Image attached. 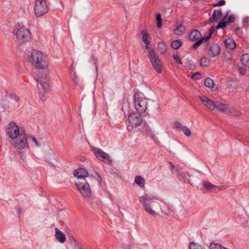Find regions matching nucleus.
<instances>
[{
    "mask_svg": "<svg viewBox=\"0 0 249 249\" xmlns=\"http://www.w3.org/2000/svg\"><path fill=\"white\" fill-rule=\"evenodd\" d=\"M185 27L182 24H180L176 26L174 32V34L178 36H181L183 32L185 31Z\"/></svg>",
    "mask_w": 249,
    "mask_h": 249,
    "instance_id": "27",
    "label": "nucleus"
},
{
    "mask_svg": "<svg viewBox=\"0 0 249 249\" xmlns=\"http://www.w3.org/2000/svg\"><path fill=\"white\" fill-rule=\"evenodd\" d=\"M189 249H203L202 247L198 244L192 242L189 245Z\"/></svg>",
    "mask_w": 249,
    "mask_h": 249,
    "instance_id": "35",
    "label": "nucleus"
},
{
    "mask_svg": "<svg viewBox=\"0 0 249 249\" xmlns=\"http://www.w3.org/2000/svg\"><path fill=\"white\" fill-rule=\"evenodd\" d=\"M141 34L142 35V40L145 44V49L148 52L151 51H153V49L149 47L150 44V41L148 40L149 35L145 30H142L141 31Z\"/></svg>",
    "mask_w": 249,
    "mask_h": 249,
    "instance_id": "18",
    "label": "nucleus"
},
{
    "mask_svg": "<svg viewBox=\"0 0 249 249\" xmlns=\"http://www.w3.org/2000/svg\"><path fill=\"white\" fill-rule=\"evenodd\" d=\"M148 57L154 70L158 73H161L162 71V64L155 51L154 50L149 51Z\"/></svg>",
    "mask_w": 249,
    "mask_h": 249,
    "instance_id": "6",
    "label": "nucleus"
},
{
    "mask_svg": "<svg viewBox=\"0 0 249 249\" xmlns=\"http://www.w3.org/2000/svg\"><path fill=\"white\" fill-rule=\"evenodd\" d=\"M149 105L147 104V99L144 97V95L141 93H136L134 95L135 107L139 113H143L146 109L152 110L158 108V105L154 101L148 100Z\"/></svg>",
    "mask_w": 249,
    "mask_h": 249,
    "instance_id": "2",
    "label": "nucleus"
},
{
    "mask_svg": "<svg viewBox=\"0 0 249 249\" xmlns=\"http://www.w3.org/2000/svg\"><path fill=\"white\" fill-rule=\"evenodd\" d=\"M214 30H215L214 27L212 26L210 28V29L209 30V35L206 37H203L204 38V39H205V41L209 40L211 37L212 35L214 32Z\"/></svg>",
    "mask_w": 249,
    "mask_h": 249,
    "instance_id": "39",
    "label": "nucleus"
},
{
    "mask_svg": "<svg viewBox=\"0 0 249 249\" xmlns=\"http://www.w3.org/2000/svg\"><path fill=\"white\" fill-rule=\"evenodd\" d=\"M204 85L206 87L213 89L214 87V83L212 79L210 77H207L204 80Z\"/></svg>",
    "mask_w": 249,
    "mask_h": 249,
    "instance_id": "30",
    "label": "nucleus"
},
{
    "mask_svg": "<svg viewBox=\"0 0 249 249\" xmlns=\"http://www.w3.org/2000/svg\"><path fill=\"white\" fill-rule=\"evenodd\" d=\"M204 41H205L204 38L203 37H201V38L196 41V42L193 45L192 48L194 49H197Z\"/></svg>",
    "mask_w": 249,
    "mask_h": 249,
    "instance_id": "34",
    "label": "nucleus"
},
{
    "mask_svg": "<svg viewBox=\"0 0 249 249\" xmlns=\"http://www.w3.org/2000/svg\"><path fill=\"white\" fill-rule=\"evenodd\" d=\"M202 184L205 190L209 192L217 193L226 188L224 185L218 186L208 181H204L202 183Z\"/></svg>",
    "mask_w": 249,
    "mask_h": 249,
    "instance_id": "13",
    "label": "nucleus"
},
{
    "mask_svg": "<svg viewBox=\"0 0 249 249\" xmlns=\"http://www.w3.org/2000/svg\"><path fill=\"white\" fill-rule=\"evenodd\" d=\"M239 70L240 71V72L242 73L243 75L245 73V71H244V70H243V71H241V69L240 68H239Z\"/></svg>",
    "mask_w": 249,
    "mask_h": 249,
    "instance_id": "49",
    "label": "nucleus"
},
{
    "mask_svg": "<svg viewBox=\"0 0 249 249\" xmlns=\"http://www.w3.org/2000/svg\"><path fill=\"white\" fill-rule=\"evenodd\" d=\"M224 55L225 57V58L227 60H230L231 59V54L229 52H225L224 53Z\"/></svg>",
    "mask_w": 249,
    "mask_h": 249,
    "instance_id": "45",
    "label": "nucleus"
},
{
    "mask_svg": "<svg viewBox=\"0 0 249 249\" xmlns=\"http://www.w3.org/2000/svg\"><path fill=\"white\" fill-rule=\"evenodd\" d=\"M173 57L178 64L181 65H182V63L177 53H174L173 55Z\"/></svg>",
    "mask_w": 249,
    "mask_h": 249,
    "instance_id": "41",
    "label": "nucleus"
},
{
    "mask_svg": "<svg viewBox=\"0 0 249 249\" xmlns=\"http://www.w3.org/2000/svg\"><path fill=\"white\" fill-rule=\"evenodd\" d=\"M13 144L18 149H23L27 146V141H13Z\"/></svg>",
    "mask_w": 249,
    "mask_h": 249,
    "instance_id": "25",
    "label": "nucleus"
},
{
    "mask_svg": "<svg viewBox=\"0 0 249 249\" xmlns=\"http://www.w3.org/2000/svg\"><path fill=\"white\" fill-rule=\"evenodd\" d=\"M235 21V18L233 15H231L228 18V23H232Z\"/></svg>",
    "mask_w": 249,
    "mask_h": 249,
    "instance_id": "46",
    "label": "nucleus"
},
{
    "mask_svg": "<svg viewBox=\"0 0 249 249\" xmlns=\"http://www.w3.org/2000/svg\"><path fill=\"white\" fill-rule=\"evenodd\" d=\"M6 134L11 139L36 140L35 136L26 133L24 128L19 127L14 122H10L6 126Z\"/></svg>",
    "mask_w": 249,
    "mask_h": 249,
    "instance_id": "1",
    "label": "nucleus"
},
{
    "mask_svg": "<svg viewBox=\"0 0 249 249\" xmlns=\"http://www.w3.org/2000/svg\"><path fill=\"white\" fill-rule=\"evenodd\" d=\"M201 34L198 30H194L192 31L188 36L189 40L191 41H196L201 38Z\"/></svg>",
    "mask_w": 249,
    "mask_h": 249,
    "instance_id": "19",
    "label": "nucleus"
},
{
    "mask_svg": "<svg viewBox=\"0 0 249 249\" xmlns=\"http://www.w3.org/2000/svg\"><path fill=\"white\" fill-rule=\"evenodd\" d=\"M76 186L83 197H89L91 195V190L87 180L75 181Z\"/></svg>",
    "mask_w": 249,
    "mask_h": 249,
    "instance_id": "7",
    "label": "nucleus"
},
{
    "mask_svg": "<svg viewBox=\"0 0 249 249\" xmlns=\"http://www.w3.org/2000/svg\"><path fill=\"white\" fill-rule=\"evenodd\" d=\"M135 182L141 188H144L145 185V180L140 176H137L135 178Z\"/></svg>",
    "mask_w": 249,
    "mask_h": 249,
    "instance_id": "26",
    "label": "nucleus"
},
{
    "mask_svg": "<svg viewBox=\"0 0 249 249\" xmlns=\"http://www.w3.org/2000/svg\"><path fill=\"white\" fill-rule=\"evenodd\" d=\"M241 62L243 65L249 68V55L243 54L241 58Z\"/></svg>",
    "mask_w": 249,
    "mask_h": 249,
    "instance_id": "31",
    "label": "nucleus"
},
{
    "mask_svg": "<svg viewBox=\"0 0 249 249\" xmlns=\"http://www.w3.org/2000/svg\"><path fill=\"white\" fill-rule=\"evenodd\" d=\"M34 10L37 17H41L46 14L48 11L46 0H35Z\"/></svg>",
    "mask_w": 249,
    "mask_h": 249,
    "instance_id": "9",
    "label": "nucleus"
},
{
    "mask_svg": "<svg viewBox=\"0 0 249 249\" xmlns=\"http://www.w3.org/2000/svg\"><path fill=\"white\" fill-rule=\"evenodd\" d=\"M181 131H183L184 135L187 136H190L191 135V132L190 130L186 126H184L182 127Z\"/></svg>",
    "mask_w": 249,
    "mask_h": 249,
    "instance_id": "40",
    "label": "nucleus"
},
{
    "mask_svg": "<svg viewBox=\"0 0 249 249\" xmlns=\"http://www.w3.org/2000/svg\"><path fill=\"white\" fill-rule=\"evenodd\" d=\"M200 73L199 72H196L194 73L191 75V78L195 79H198L200 78Z\"/></svg>",
    "mask_w": 249,
    "mask_h": 249,
    "instance_id": "44",
    "label": "nucleus"
},
{
    "mask_svg": "<svg viewBox=\"0 0 249 249\" xmlns=\"http://www.w3.org/2000/svg\"><path fill=\"white\" fill-rule=\"evenodd\" d=\"M183 42L181 39L174 40L171 42V47L174 50H178L182 45Z\"/></svg>",
    "mask_w": 249,
    "mask_h": 249,
    "instance_id": "28",
    "label": "nucleus"
},
{
    "mask_svg": "<svg viewBox=\"0 0 249 249\" xmlns=\"http://www.w3.org/2000/svg\"><path fill=\"white\" fill-rule=\"evenodd\" d=\"M199 98L204 105L209 110H213L215 108L216 102L214 103L206 96H199Z\"/></svg>",
    "mask_w": 249,
    "mask_h": 249,
    "instance_id": "14",
    "label": "nucleus"
},
{
    "mask_svg": "<svg viewBox=\"0 0 249 249\" xmlns=\"http://www.w3.org/2000/svg\"><path fill=\"white\" fill-rule=\"evenodd\" d=\"M74 249H83L81 247H80L79 245H76L74 246Z\"/></svg>",
    "mask_w": 249,
    "mask_h": 249,
    "instance_id": "48",
    "label": "nucleus"
},
{
    "mask_svg": "<svg viewBox=\"0 0 249 249\" xmlns=\"http://www.w3.org/2000/svg\"><path fill=\"white\" fill-rule=\"evenodd\" d=\"M228 113H230L233 116H241L242 115L241 111L236 108H229Z\"/></svg>",
    "mask_w": 249,
    "mask_h": 249,
    "instance_id": "32",
    "label": "nucleus"
},
{
    "mask_svg": "<svg viewBox=\"0 0 249 249\" xmlns=\"http://www.w3.org/2000/svg\"><path fill=\"white\" fill-rule=\"evenodd\" d=\"M13 34L16 36L18 42L20 44L28 41L31 36L29 29L19 23L14 26Z\"/></svg>",
    "mask_w": 249,
    "mask_h": 249,
    "instance_id": "5",
    "label": "nucleus"
},
{
    "mask_svg": "<svg viewBox=\"0 0 249 249\" xmlns=\"http://www.w3.org/2000/svg\"><path fill=\"white\" fill-rule=\"evenodd\" d=\"M36 82L38 85H40L44 90L49 89L50 87V79L49 76L46 72L38 74L36 78Z\"/></svg>",
    "mask_w": 249,
    "mask_h": 249,
    "instance_id": "11",
    "label": "nucleus"
},
{
    "mask_svg": "<svg viewBox=\"0 0 249 249\" xmlns=\"http://www.w3.org/2000/svg\"><path fill=\"white\" fill-rule=\"evenodd\" d=\"M171 167L172 172L177 175L178 179L183 181L188 180V173L185 169L179 166H175L172 163H171Z\"/></svg>",
    "mask_w": 249,
    "mask_h": 249,
    "instance_id": "10",
    "label": "nucleus"
},
{
    "mask_svg": "<svg viewBox=\"0 0 249 249\" xmlns=\"http://www.w3.org/2000/svg\"><path fill=\"white\" fill-rule=\"evenodd\" d=\"M225 47L230 50H233L236 47L235 42L231 38L226 39L224 41Z\"/></svg>",
    "mask_w": 249,
    "mask_h": 249,
    "instance_id": "23",
    "label": "nucleus"
},
{
    "mask_svg": "<svg viewBox=\"0 0 249 249\" xmlns=\"http://www.w3.org/2000/svg\"><path fill=\"white\" fill-rule=\"evenodd\" d=\"M89 145L92 151L97 159L102 160L107 164L111 163V160L109 156L106 153L96 146L91 145L89 143Z\"/></svg>",
    "mask_w": 249,
    "mask_h": 249,
    "instance_id": "8",
    "label": "nucleus"
},
{
    "mask_svg": "<svg viewBox=\"0 0 249 249\" xmlns=\"http://www.w3.org/2000/svg\"><path fill=\"white\" fill-rule=\"evenodd\" d=\"M222 12L221 9L216 11L214 10L213 12L212 16L210 17L209 19V24L212 23H216L222 18Z\"/></svg>",
    "mask_w": 249,
    "mask_h": 249,
    "instance_id": "17",
    "label": "nucleus"
},
{
    "mask_svg": "<svg viewBox=\"0 0 249 249\" xmlns=\"http://www.w3.org/2000/svg\"><path fill=\"white\" fill-rule=\"evenodd\" d=\"M156 20L157 21V27L160 29L162 26V18L160 13H158L156 15Z\"/></svg>",
    "mask_w": 249,
    "mask_h": 249,
    "instance_id": "33",
    "label": "nucleus"
},
{
    "mask_svg": "<svg viewBox=\"0 0 249 249\" xmlns=\"http://www.w3.org/2000/svg\"><path fill=\"white\" fill-rule=\"evenodd\" d=\"M143 129L142 131H145V132L146 134V138L147 139H151L152 140H154L156 139L155 135L154 134V133L151 131V130L149 128V127L146 124H143Z\"/></svg>",
    "mask_w": 249,
    "mask_h": 249,
    "instance_id": "22",
    "label": "nucleus"
},
{
    "mask_svg": "<svg viewBox=\"0 0 249 249\" xmlns=\"http://www.w3.org/2000/svg\"><path fill=\"white\" fill-rule=\"evenodd\" d=\"M29 61L34 66L38 69L46 68L49 64L47 56L37 50L32 51Z\"/></svg>",
    "mask_w": 249,
    "mask_h": 249,
    "instance_id": "4",
    "label": "nucleus"
},
{
    "mask_svg": "<svg viewBox=\"0 0 249 249\" xmlns=\"http://www.w3.org/2000/svg\"><path fill=\"white\" fill-rule=\"evenodd\" d=\"M200 66L202 67H208L210 65V61L209 59L205 56L202 57L200 58Z\"/></svg>",
    "mask_w": 249,
    "mask_h": 249,
    "instance_id": "29",
    "label": "nucleus"
},
{
    "mask_svg": "<svg viewBox=\"0 0 249 249\" xmlns=\"http://www.w3.org/2000/svg\"><path fill=\"white\" fill-rule=\"evenodd\" d=\"M215 106V108L219 111L228 114L229 107L228 104H223L220 102H216Z\"/></svg>",
    "mask_w": 249,
    "mask_h": 249,
    "instance_id": "20",
    "label": "nucleus"
},
{
    "mask_svg": "<svg viewBox=\"0 0 249 249\" xmlns=\"http://www.w3.org/2000/svg\"><path fill=\"white\" fill-rule=\"evenodd\" d=\"M184 126H181V124L178 121H175L174 122L173 127L174 128L176 129L177 130H178H178L181 131V129H182V128Z\"/></svg>",
    "mask_w": 249,
    "mask_h": 249,
    "instance_id": "38",
    "label": "nucleus"
},
{
    "mask_svg": "<svg viewBox=\"0 0 249 249\" xmlns=\"http://www.w3.org/2000/svg\"><path fill=\"white\" fill-rule=\"evenodd\" d=\"M140 113H131L128 116V122L132 127H137L142 124Z\"/></svg>",
    "mask_w": 249,
    "mask_h": 249,
    "instance_id": "12",
    "label": "nucleus"
},
{
    "mask_svg": "<svg viewBox=\"0 0 249 249\" xmlns=\"http://www.w3.org/2000/svg\"><path fill=\"white\" fill-rule=\"evenodd\" d=\"M73 175L77 178L76 181L86 180V178L89 176L88 171L84 168H79L75 170L73 172Z\"/></svg>",
    "mask_w": 249,
    "mask_h": 249,
    "instance_id": "15",
    "label": "nucleus"
},
{
    "mask_svg": "<svg viewBox=\"0 0 249 249\" xmlns=\"http://www.w3.org/2000/svg\"><path fill=\"white\" fill-rule=\"evenodd\" d=\"M227 24L228 22L226 21L222 20L217 24L216 28L217 29H223L227 26Z\"/></svg>",
    "mask_w": 249,
    "mask_h": 249,
    "instance_id": "37",
    "label": "nucleus"
},
{
    "mask_svg": "<svg viewBox=\"0 0 249 249\" xmlns=\"http://www.w3.org/2000/svg\"><path fill=\"white\" fill-rule=\"evenodd\" d=\"M209 52L210 56L212 57H215L220 54L221 49L217 44H213L210 46Z\"/></svg>",
    "mask_w": 249,
    "mask_h": 249,
    "instance_id": "16",
    "label": "nucleus"
},
{
    "mask_svg": "<svg viewBox=\"0 0 249 249\" xmlns=\"http://www.w3.org/2000/svg\"><path fill=\"white\" fill-rule=\"evenodd\" d=\"M72 80L73 82L76 84L77 83L78 76L74 74L72 78Z\"/></svg>",
    "mask_w": 249,
    "mask_h": 249,
    "instance_id": "47",
    "label": "nucleus"
},
{
    "mask_svg": "<svg viewBox=\"0 0 249 249\" xmlns=\"http://www.w3.org/2000/svg\"><path fill=\"white\" fill-rule=\"evenodd\" d=\"M157 49L161 54H163L167 51V46L164 42H160L157 45Z\"/></svg>",
    "mask_w": 249,
    "mask_h": 249,
    "instance_id": "24",
    "label": "nucleus"
},
{
    "mask_svg": "<svg viewBox=\"0 0 249 249\" xmlns=\"http://www.w3.org/2000/svg\"><path fill=\"white\" fill-rule=\"evenodd\" d=\"M41 141H32V143L31 144V146L35 148H37L39 147V145H41Z\"/></svg>",
    "mask_w": 249,
    "mask_h": 249,
    "instance_id": "42",
    "label": "nucleus"
},
{
    "mask_svg": "<svg viewBox=\"0 0 249 249\" xmlns=\"http://www.w3.org/2000/svg\"><path fill=\"white\" fill-rule=\"evenodd\" d=\"M55 237L57 240L61 243H63L66 241L65 235L57 228H55Z\"/></svg>",
    "mask_w": 249,
    "mask_h": 249,
    "instance_id": "21",
    "label": "nucleus"
},
{
    "mask_svg": "<svg viewBox=\"0 0 249 249\" xmlns=\"http://www.w3.org/2000/svg\"><path fill=\"white\" fill-rule=\"evenodd\" d=\"M9 97L11 99L14 100L16 103H18L20 101V97L15 93H10Z\"/></svg>",
    "mask_w": 249,
    "mask_h": 249,
    "instance_id": "36",
    "label": "nucleus"
},
{
    "mask_svg": "<svg viewBox=\"0 0 249 249\" xmlns=\"http://www.w3.org/2000/svg\"><path fill=\"white\" fill-rule=\"evenodd\" d=\"M139 201L147 213L152 216L157 215L156 209L159 207V204L154 197L143 194L139 197Z\"/></svg>",
    "mask_w": 249,
    "mask_h": 249,
    "instance_id": "3",
    "label": "nucleus"
},
{
    "mask_svg": "<svg viewBox=\"0 0 249 249\" xmlns=\"http://www.w3.org/2000/svg\"><path fill=\"white\" fill-rule=\"evenodd\" d=\"M192 0L195 1V2H197L198 0Z\"/></svg>",
    "mask_w": 249,
    "mask_h": 249,
    "instance_id": "50",
    "label": "nucleus"
},
{
    "mask_svg": "<svg viewBox=\"0 0 249 249\" xmlns=\"http://www.w3.org/2000/svg\"><path fill=\"white\" fill-rule=\"evenodd\" d=\"M225 0H221L219 2L217 3L213 4L212 6L214 7H218L224 5L225 4Z\"/></svg>",
    "mask_w": 249,
    "mask_h": 249,
    "instance_id": "43",
    "label": "nucleus"
}]
</instances>
